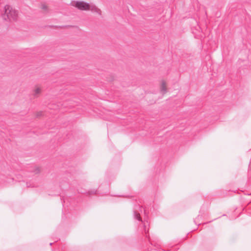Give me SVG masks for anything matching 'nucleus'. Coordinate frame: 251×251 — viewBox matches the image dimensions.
Segmentation results:
<instances>
[{
  "instance_id": "3",
  "label": "nucleus",
  "mask_w": 251,
  "mask_h": 251,
  "mask_svg": "<svg viewBox=\"0 0 251 251\" xmlns=\"http://www.w3.org/2000/svg\"><path fill=\"white\" fill-rule=\"evenodd\" d=\"M133 216H134V218L135 219H136L138 221H139L140 222H142V223H143V221L142 220V218L140 217V213L139 212H138L137 209H135L134 211Z\"/></svg>"
},
{
  "instance_id": "7",
  "label": "nucleus",
  "mask_w": 251,
  "mask_h": 251,
  "mask_svg": "<svg viewBox=\"0 0 251 251\" xmlns=\"http://www.w3.org/2000/svg\"><path fill=\"white\" fill-rule=\"evenodd\" d=\"M144 231L146 234V237H148L147 233L149 232V228H147L146 227V225L145 223H144Z\"/></svg>"
},
{
  "instance_id": "1",
  "label": "nucleus",
  "mask_w": 251,
  "mask_h": 251,
  "mask_svg": "<svg viewBox=\"0 0 251 251\" xmlns=\"http://www.w3.org/2000/svg\"><path fill=\"white\" fill-rule=\"evenodd\" d=\"M4 13L2 15V17L5 21L15 20L16 19L18 12L15 10L13 9L11 6L6 5L4 6Z\"/></svg>"
},
{
  "instance_id": "8",
  "label": "nucleus",
  "mask_w": 251,
  "mask_h": 251,
  "mask_svg": "<svg viewBox=\"0 0 251 251\" xmlns=\"http://www.w3.org/2000/svg\"><path fill=\"white\" fill-rule=\"evenodd\" d=\"M39 172V169H36V170H35V173H38Z\"/></svg>"
},
{
  "instance_id": "5",
  "label": "nucleus",
  "mask_w": 251,
  "mask_h": 251,
  "mask_svg": "<svg viewBox=\"0 0 251 251\" xmlns=\"http://www.w3.org/2000/svg\"><path fill=\"white\" fill-rule=\"evenodd\" d=\"M41 92V90L40 88L37 87L34 91L33 95L35 97H37Z\"/></svg>"
},
{
  "instance_id": "10",
  "label": "nucleus",
  "mask_w": 251,
  "mask_h": 251,
  "mask_svg": "<svg viewBox=\"0 0 251 251\" xmlns=\"http://www.w3.org/2000/svg\"><path fill=\"white\" fill-rule=\"evenodd\" d=\"M137 208H139L140 209L141 211L142 210V207L138 206Z\"/></svg>"
},
{
  "instance_id": "12",
  "label": "nucleus",
  "mask_w": 251,
  "mask_h": 251,
  "mask_svg": "<svg viewBox=\"0 0 251 251\" xmlns=\"http://www.w3.org/2000/svg\"><path fill=\"white\" fill-rule=\"evenodd\" d=\"M43 9H45V8H46L45 6H43Z\"/></svg>"
},
{
  "instance_id": "4",
  "label": "nucleus",
  "mask_w": 251,
  "mask_h": 251,
  "mask_svg": "<svg viewBox=\"0 0 251 251\" xmlns=\"http://www.w3.org/2000/svg\"><path fill=\"white\" fill-rule=\"evenodd\" d=\"M161 92L162 94H164L167 92L166 82L164 81H162L161 86Z\"/></svg>"
},
{
  "instance_id": "6",
  "label": "nucleus",
  "mask_w": 251,
  "mask_h": 251,
  "mask_svg": "<svg viewBox=\"0 0 251 251\" xmlns=\"http://www.w3.org/2000/svg\"><path fill=\"white\" fill-rule=\"evenodd\" d=\"M91 9L92 11H94L97 13H99V14H100V9L96 7L95 6H92Z\"/></svg>"
},
{
  "instance_id": "2",
  "label": "nucleus",
  "mask_w": 251,
  "mask_h": 251,
  "mask_svg": "<svg viewBox=\"0 0 251 251\" xmlns=\"http://www.w3.org/2000/svg\"><path fill=\"white\" fill-rule=\"evenodd\" d=\"M72 5L80 10H87L90 9L89 3L83 1H76L72 2Z\"/></svg>"
},
{
  "instance_id": "11",
  "label": "nucleus",
  "mask_w": 251,
  "mask_h": 251,
  "mask_svg": "<svg viewBox=\"0 0 251 251\" xmlns=\"http://www.w3.org/2000/svg\"><path fill=\"white\" fill-rule=\"evenodd\" d=\"M144 212H145V214H146V210L145 209H144Z\"/></svg>"
},
{
  "instance_id": "9",
  "label": "nucleus",
  "mask_w": 251,
  "mask_h": 251,
  "mask_svg": "<svg viewBox=\"0 0 251 251\" xmlns=\"http://www.w3.org/2000/svg\"><path fill=\"white\" fill-rule=\"evenodd\" d=\"M249 168L251 170V163L249 165Z\"/></svg>"
}]
</instances>
